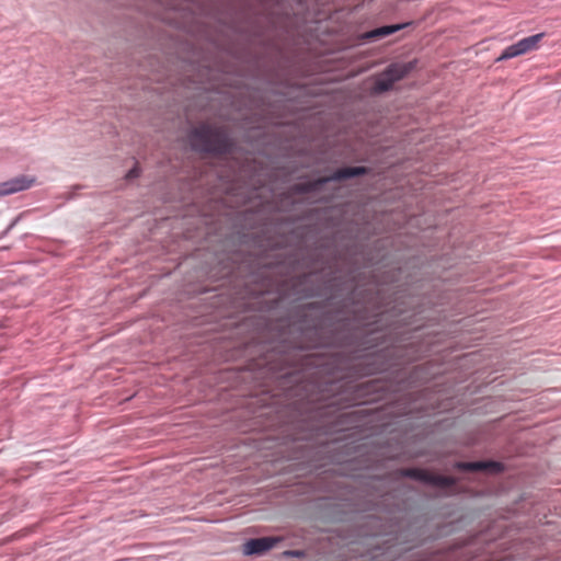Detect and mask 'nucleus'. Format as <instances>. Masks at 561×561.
Listing matches in <instances>:
<instances>
[{"label":"nucleus","mask_w":561,"mask_h":561,"mask_svg":"<svg viewBox=\"0 0 561 561\" xmlns=\"http://www.w3.org/2000/svg\"><path fill=\"white\" fill-rule=\"evenodd\" d=\"M221 134L208 126H201L190 134L191 147L196 151L215 152L219 150Z\"/></svg>","instance_id":"f03ea898"},{"label":"nucleus","mask_w":561,"mask_h":561,"mask_svg":"<svg viewBox=\"0 0 561 561\" xmlns=\"http://www.w3.org/2000/svg\"><path fill=\"white\" fill-rule=\"evenodd\" d=\"M279 540L275 537L250 539L243 545V553L245 556L262 554L271 550Z\"/></svg>","instance_id":"39448f33"},{"label":"nucleus","mask_w":561,"mask_h":561,"mask_svg":"<svg viewBox=\"0 0 561 561\" xmlns=\"http://www.w3.org/2000/svg\"><path fill=\"white\" fill-rule=\"evenodd\" d=\"M36 182L34 176L19 175L0 183V197L16 194L31 188Z\"/></svg>","instance_id":"20e7f679"},{"label":"nucleus","mask_w":561,"mask_h":561,"mask_svg":"<svg viewBox=\"0 0 561 561\" xmlns=\"http://www.w3.org/2000/svg\"><path fill=\"white\" fill-rule=\"evenodd\" d=\"M284 554L285 556H290V557H300V556H302V552H300V551H286Z\"/></svg>","instance_id":"9d476101"},{"label":"nucleus","mask_w":561,"mask_h":561,"mask_svg":"<svg viewBox=\"0 0 561 561\" xmlns=\"http://www.w3.org/2000/svg\"><path fill=\"white\" fill-rule=\"evenodd\" d=\"M414 68V62L392 64L380 73L373 88L374 93H382L392 89L393 84L404 78Z\"/></svg>","instance_id":"f257e3e1"},{"label":"nucleus","mask_w":561,"mask_h":561,"mask_svg":"<svg viewBox=\"0 0 561 561\" xmlns=\"http://www.w3.org/2000/svg\"><path fill=\"white\" fill-rule=\"evenodd\" d=\"M457 467L462 470H470V471H477V470H486L492 469L493 471H500L501 465L497 462H485V461H477V462H462L458 463Z\"/></svg>","instance_id":"0eeeda50"},{"label":"nucleus","mask_w":561,"mask_h":561,"mask_svg":"<svg viewBox=\"0 0 561 561\" xmlns=\"http://www.w3.org/2000/svg\"><path fill=\"white\" fill-rule=\"evenodd\" d=\"M543 34H535L525 38H522L520 41L516 42L515 44H512L507 46L502 54L496 58V61H503L506 59L515 58L520 55L527 54L531 50H535L540 41L542 39Z\"/></svg>","instance_id":"7ed1b4c3"},{"label":"nucleus","mask_w":561,"mask_h":561,"mask_svg":"<svg viewBox=\"0 0 561 561\" xmlns=\"http://www.w3.org/2000/svg\"><path fill=\"white\" fill-rule=\"evenodd\" d=\"M405 476L417 478V479L425 480V481H431L435 484H449L450 483L449 480L443 479V478L427 479V477L425 474H421L420 472L413 471V470L407 471Z\"/></svg>","instance_id":"1a4fd4ad"},{"label":"nucleus","mask_w":561,"mask_h":561,"mask_svg":"<svg viewBox=\"0 0 561 561\" xmlns=\"http://www.w3.org/2000/svg\"><path fill=\"white\" fill-rule=\"evenodd\" d=\"M365 172V169L364 168H360V167H356V168H345V169H342V170H339L336 171L333 175L331 176H328V178H324L322 180H320L318 183L314 184V186L317 185H321L323 183H327L329 181H336V180H342V179H350V178H353V176H356L358 174H362Z\"/></svg>","instance_id":"423d86ee"},{"label":"nucleus","mask_w":561,"mask_h":561,"mask_svg":"<svg viewBox=\"0 0 561 561\" xmlns=\"http://www.w3.org/2000/svg\"><path fill=\"white\" fill-rule=\"evenodd\" d=\"M405 24H394V25H387L381 26L376 30H373L364 35V38H375V37H382L390 34H393L394 32L401 30L404 27Z\"/></svg>","instance_id":"6e6552de"}]
</instances>
